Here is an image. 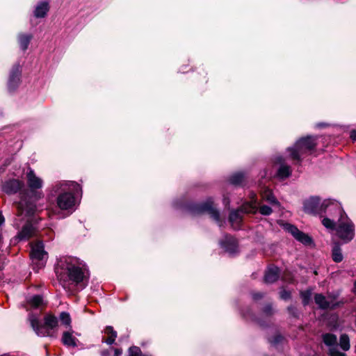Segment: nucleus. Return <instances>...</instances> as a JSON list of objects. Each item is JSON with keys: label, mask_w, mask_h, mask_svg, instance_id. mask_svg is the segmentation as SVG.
<instances>
[{"label": "nucleus", "mask_w": 356, "mask_h": 356, "mask_svg": "<svg viewBox=\"0 0 356 356\" xmlns=\"http://www.w3.org/2000/svg\"><path fill=\"white\" fill-rule=\"evenodd\" d=\"M321 222L330 233H334L345 243L352 241L355 236V225L341 206L340 213L324 218Z\"/></svg>", "instance_id": "f257e3e1"}, {"label": "nucleus", "mask_w": 356, "mask_h": 356, "mask_svg": "<svg viewBox=\"0 0 356 356\" xmlns=\"http://www.w3.org/2000/svg\"><path fill=\"white\" fill-rule=\"evenodd\" d=\"M303 210L305 213L319 216L322 220L332 216L333 213L341 212V204L337 200L326 199L321 201L317 196L310 197L303 202Z\"/></svg>", "instance_id": "f03ea898"}, {"label": "nucleus", "mask_w": 356, "mask_h": 356, "mask_svg": "<svg viewBox=\"0 0 356 356\" xmlns=\"http://www.w3.org/2000/svg\"><path fill=\"white\" fill-rule=\"evenodd\" d=\"M58 278L64 282L72 281L82 282L86 277V272L79 266L78 260L72 257L60 258L55 268Z\"/></svg>", "instance_id": "7ed1b4c3"}, {"label": "nucleus", "mask_w": 356, "mask_h": 356, "mask_svg": "<svg viewBox=\"0 0 356 356\" xmlns=\"http://www.w3.org/2000/svg\"><path fill=\"white\" fill-rule=\"evenodd\" d=\"M29 321L36 334L39 337H55L58 328V321L56 316L52 314H47L44 317V323L40 324L38 318L30 314Z\"/></svg>", "instance_id": "20e7f679"}, {"label": "nucleus", "mask_w": 356, "mask_h": 356, "mask_svg": "<svg viewBox=\"0 0 356 356\" xmlns=\"http://www.w3.org/2000/svg\"><path fill=\"white\" fill-rule=\"evenodd\" d=\"M257 196L253 192L250 194V200L245 201L237 210L231 211L229 217L232 227L238 229L241 227L242 221L241 213H256L257 212Z\"/></svg>", "instance_id": "39448f33"}, {"label": "nucleus", "mask_w": 356, "mask_h": 356, "mask_svg": "<svg viewBox=\"0 0 356 356\" xmlns=\"http://www.w3.org/2000/svg\"><path fill=\"white\" fill-rule=\"evenodd\" d=\"M316 145V138L307 136L299 139L293 147H289L287 151L293 160L300 163L302 158L309 154Z\"/></svg>", "instance_id": "423d86ee"}, {"label": "nucleus", "mask_w": 356, "mask_h": 356, "mask_svg": "<svg viewBox=\"0 0 356 356\" xmlns=\"http://www.w3.org/2000/svg\"><path fill=\"white\" fill-rule=\"evenodd\" d=\"M31 257L33 265L38 269L44 266L47 259V253L44 251L42 242L37 241L31 244Z\"/></svg>", "instance_id": "0eeeda50"}, {"label": "nucleus", "mask_w": 356, "mask_h": 356, "mask_svg": "<svg viewBox=\"0 0 356 356\" xmlns=\"http://www.w3.org/2000/svg\"><path fill=\"white\" fill-rule=\"evenodd\" d=\"M76 200L74 195L70 192L60 193L56 198V204L60 210H71L75 206Z\"/></svg>", "instance_id": "6e6552de"}, {"label": "nucleus", "mask_w": 356, "mask_h": 356, "mask_svg": "<svg viewBox=\"0 0 356 356\" xmlns=\"http://www.w3.org/2000/svg\"><path fill=\"white\" fill-rule=\"evenodd\" d=\"M323 343L329 347V353L330 356H347L345 353H341L338 349V343L337 336L326 333L323 334Z\"/></svg>", "instance_id": "1a4fd4ad"}, {"label": "nucleus", "mask_w": 356, "mask_h": 356, "mask_svg": "<svg viewBox=\"0 0 356 356\" xmlns=\"http://www.w3.org/2000/svg\"><path fill=\"white\" fill-rule=\"evenodd\" d=\"M284 229L287 231L298 241L304 245H311L312 243V238L305 233L299 230L296 226L285 223L283 225Z\"/></svg>", "instance_id": "9d476101"}, {"label": "nucleus", "mask_w": 356, "mask_h": 356, "mask_svg": "<svg viewBox=\"0 0 356 356\" xmlns=\"http://www.w3.org/2000/svg\"><path fill=\"white\" fill-rule=\"evenodd\" d=\"M219 243L221 248L230 255H234L238 251V241L232 236H223Z\"/></svg>", "instance_id": "9b49d317"}, {"label": "nucleus", "mask_w": 356, "mask_h": 356, "mask_svg": "<svg viewBox=\"0 0 356 356\" xmlns=\"http://www.w3.org/2000/svg\"><path fill=\"white\" fill-rule=\"evenodd\" d=\"M315 302L321 309H335L339 307V302L336 300L334 297H325L322 294H316L314 297Z\"/></svg>", "instance_id": "f8f14e48"}, {"label": "nucleus", "mask_w": 356, "mask_h": 356, "mask_svg": "<svg viewBox=\"0 0 356 356\" xmlns=\"http://www.w3.org/2000/svg\"><path fill=\"white\" fill-rule=\"evenodd\" d=\"M202 214L207 213L211 218H213L216 222L220 220V215L213 204L211 198L202 202Z\"/></svg>", "instance_id": "ddd939ff"}, {"label": "nucleus", "mask_w": 356, "mask_h": 356, "mask_svg": "<svg viewBox=\"0 0 356 356\" xmlns=\"http://www.w3.org/2000/svg\"><path fill=\"white\" fill-rule=\"evenodd\" d=\"M26 181L29 187L32 191L40 189L43 185L42 179L38 177L31 168H29L26 173Z\"/></svg>", "instance_id": "4468645a"}, {"label": "nucleus", "mask_w": 356, "mask_h": 356, "mask_svg": "<svg viewBox=\"0 0 356 356\" xmlns=\"http://www.w3.org/2000/svg\"><path fill=\"white\" fill-rule=\"evenodd\" d=\"M37 232V228L29 220L23 226L22 230L18 233L17 237L20 240H28L35 236Z\"/></svg>", "instance_id": "2eb2a0df"}, {"label": "nucleus", "mask_w": 356, "mask_h": 356, "mask_svg": "<svg viewBox=\"0 0 356 356\" xmlns=\"http://www.w3.org/2000/svg\"><path fill=\"white\" fill-rule=\"evenodd\" d=\"M17 216H20L23 214L31 216L35 211V206L32 203H27L26 200L22 198L21 201L17 205Z\"/></svg>", "instance_id": "dca6fc26"}, {"label": "nucleus", "mask_w": 356, "mask_h": 356, "mask_svg": "<svg viewBox=\"0 0 356 356\" xmlns=\"http://www.w3.org/2000/svg\"><path fill=\"white\" fill-rule=\"evenodd\" d=\"M276 163L280 164L277 171V177L280 179H285L291 175V168L289 165L283 163V159L281 156L276 158Z\"/></svg>", "instance_id": "f3484780"}, {"label": "nucleus", "mask_w": 356, "mask_h": 356, "mask_svg": "<svg viewBox=\"0 0 356 356\" xmlns=\"http://www.w3.org/2000/svg\"><path fill=\"white\" fill-rule=\"evenodd\" d=\"M24 184L17 180L13 179L8 181H6L3 186V190L4 192L8 194L15 193H17L22 186Z\"/></svg>", "instance_id": "a211bd4d"}, {"label": "nucleus", "mask_w": 356, "mask_h": 356, "mask_svg": "<svg viewBox=\"0 0 356 356\" xmlns=\"http://www.w3.org/2000/svg\"><path fill=\"white\" fill-rule=\"evenodd\" d=\"M280 277V270L277 266H271L268 267L264 275L266 283L271 284L277 280Z\"/></svg>", "instance_id": "6ab92c4d"}, {"label": "nucleus", "mask_w": 356, "mask_h": 356, "mask_svg": "<svg viewBox=\"0 0 356 356\" xmlns=\"http://www.w3.org/2000/svg\"><path fill=\"white\" fill-rule=\"evenodd\" d=\"M104 336L102 338V341L106 343L107 344L111 345L113 344L117 337V332L113 330V327L111 326H107L104 329Z\"/></svg>", "instance_id": "aec40b11"}, {"label": "nucleus", "mask_w": 356, "mask_h": 356, "mask_svg": "<svg viewBox=\"0 0 356 356\" xmlns=\"http://www.w3.org/2000/svg\"><path fill=\"white\" fill-rule=\"evenodd\" d=\"M332 259L336 263L343 261V255L339 243H334L332 248Z\"/></svg>", "instance_id": "412c9836"}, {"label": "nucleus", "mask_w": 356, "mask_h": 356, "mask_svg": "<svg viewBox=\"0 0 356 356\" xmlns=\"http://www.w3.org/2000/svg\"><path fill=\"white\" fill-rule=\"evenodd\" d=\"M245 180V175L242 172L232 174L228 179L230 185L238 186H241Z\"/></svg>", "instance_id": "4be33fe9"}, {"label": "nucleus", "mask_w": 356, "mask_h": 356, "mask_svg": "<svg viewBox=\"0 0 356 356\" xmlns=\"http://www.w3.org/2000/svg\"><path fill=\"white\" fill-rule=\"evenodd\" d=\"M63 343L67 346H76V339L72 336L70 332H64L62 337Z\"/></svg>", "instance_id": "5701e85b"}, {"label": "nucleus", "mask_w": 356, "mask_h": 356, "mask_svg": "<svg viewBox=\"0 0 356 356\" xmlns=\"http://www.w3.org/2000/svg\"><path fill=\"white\" fill-rule=\"evenodd\" d=\"M49 9L48 3L42 2L37 6L34 12L35 16L36 17H44L49 11Z\"/></svg>", "instance_id": "b1692460"}, {"label": "nucleus", "mask_w": 356, "mask_h": 356, "mask_svg": "<svg viewBox=\"0 0 356 356\" xmlns=\"http://www.w3.org/2000/svg\"><path fill=\"white\" fill-rule=\"evenodd\" d=\"M32 38L31 35L19 34L18 36V41L21 49L24 51L26 50Z\"/></svg>", "instance_id": "393cba45"}, {"label": "nucleus", "mask_w": 356, "mask_h": 356, "mask_svg": "<svg viewBox=\"0 0 356 356\" xmlns=\"http://www.w3.org/2000/svg\"><path fill=\"white\" fill-rule=\"evenodd\" d=\"M262 199L271 205H279V202L270 190H266L262 194Z\"/></svg>", "instance_id": "a878e982"}, {"label": "nucleus", "mask_w": 356, "mask_h": 356, "mask_svg": "<svg viewBox=\"0 0 356 356\" xmlns=\"http://www.w3.org/2000/svg\"><path fill=\"white\" fill-rule=\"evenodd\" d=\"M59 319L60 321V324L65 326L66 328L71 327V317L67 312H61L59 315Z\"/></svg>", "instance_id": "bb28decb"}, {"label": "nucleus", "mask_w": 356, "mask_h": 356, "mask_svg": "<svg viewBox=\"0 0 356 356\" xmlns=\"http://www.w3.org/2000/svg\"><path fill=\"white\" fill-rule=\"evenodd\" d=\"M339 345L341 348L344 350H348L350 348V339L347 334H343L340 337Z\"/></svg>", "instance_id": "cd10ccee"}, {"label": "nucleus", "mask_w": 356, "mask_h": 356, "mask_svg": "<svg viewBox=\"0 0 356 356\" xmlns=\"http://www.w3.org/2000/svg\"><path fill=\"white\" fill-rule=\"evenodd\" d=\"M42 303V297L40 296H35L32 297L29 301L28 304L32 308H37Z\"/></svg>", "instance_id": "c85d7f7f"}, {"label": "nucleus", "mask_w": 356, "mask_h": 356, "mask_svg": "<svg viewBox=\"0 0 356 356\" xmlns=\"http://www.w3.org/2000/svg\"><path fill=\"white\" fill-rule=\"evenodd\" d=\"M312 293L311 290H306L300 293V296L302 299V303L304 305H307L309 303L312 298Z\"/></svg>", "instance_id": "c756f323"}, {"label": "nucleus", "mask_w": 356, "mask_h": 356, "mask_svg": "<svg viewBox=\"0 0 356 356\" xmlns=\"http://www.w3.org/2000/svg\"><path fill=\"white\" fill-rule=\"evenodd\" d=\"M257 210L259 209V213L263 216H269L272 213L273 209L267 205H261L259 207V204L257 202Z\"/></svg>", "instance_id": "7c9ffc66"}, {"label": "nucleus", "mask_w": 356, "mask_h": 356, "mask_svg": "<svg viewBox=\"0 0 356 356\" xmlns=\"http://www.w3.org/2000/svg\"><path fill=\"white\" fill-rule=\"evenodd\" d=\"M129 356H152L148 354H143L138 347L133 346L129 348Z\"/></svg>", "instance_id": "2f4dec72"}, {"label": "nucleus", "mask_w": 356, "mask_h": 356, "mask_svg": "<svg viewBox=\"0 0 356 356\" xmlns=\"http://www.w3.org/2000/svg\"><path fill=\"white\" fill-rule=\"evenodd\" d=\"M282 337L280 334L274 336L273 338L269 339V342L273 345H277L282 340Z\"/></svg>", "instance_id": "473e14b6"}, {"label": "nucleus", "mask_w": 356, "mask_h": 356, "mask_svg": "<svg viewBox=\"0 0 356 356\" xmlns=\"http://www.w3.org/2000/svg\"><path fill=\"white\" fill-rule=\"evenodd\" d=\"M280 296L282 300H286L291 298V293L289 291H288L285 289H282L280 292Z\"/></svg>", "instance_id": "72a5a7b5"}, {"label": "nucleus", "mask_w": 356, "mask_h": 356, "mask_svg": "<svg viewBox=\"0 0 356 356\" xmlns=\"http://www.w3.org/2000/svg\"><path fill=\"white\" fill-rule=\"evenodd\" d=\"M288 311L289 314L293 316V317H298V312L297 309L293 306H290L288 307Z\"/></svg>", "instance_id": "f704fd0d"}, {"label": "nucleus", "mask_w": 356, "mask_h": 356, "mask_svg": "<svg viewBox=\"0 0 356 356\" xmlns=\"http://www.w3.org/2000/svg\"><path fill=\"white\" fill-rule=\"evenodd\" d=\"M272 305L268 304L267 305H266L264 308V312L266 314V315H270L272 314Z\"/></svg>", "instance_id": "c9c22d12"}, {"label": "nucleus", "mask_w": 356, "mask_h": 356, "mask_svg": "<svg viewBox=\"0 0 356 356\" xmlns=\"http://www.w3.org/2000/svg\"><path fill=\"white\" fill-rule=\"evenodd\" d=\"M18 81H19V76H18V74H13L10 76V81H9V84L11 85L13 83H17Z\"/></svg>", "instance_id": "e433bc0d"}, {"label": "nucleus", "mask_w": 356, "mask_h": 356, "mask_svg": "<svg viewBox=\"0 0 356 356\" xmlns=\"http://www.w3.org/2000/svg\"><path fill=\"white\" fill-rule=\"evenodd\" d=\"M263 297V293L260 292L257 293H252V298L254 300H259Z\"/></svg>", "instance_id": "4c0bfd02"}, {"label": "nucleus", "mask_w": 356, "mask_h": 356, "mask_svg": "<svg viewBox=\"0 0 356 356\" xmlns=\"http://www.w3.org/2000/svg\"><path fill=\"white\" fill-rule=\"evenodd\" d=\"M230 200L227 195H223V203L225 206H228L229 204Z\"/></svg>", "instance_id": "58836bf2"}, {"label": "nucleus", "mask_w": 356, "mask_h": 356, "mask_svg": "<svg viewBox=\"0 0 356 356\" xmlns=\"http://www.w3.org/2000/svg\"><path fill=\"white\" fill-rule=\"evenodd\" d=\"M350 136L353 140H356V129L351 131Z\"/></svg>", "instance_id": "ea45409f"}, {"label": "nucleus", "mask_w": 356, "mask_h": 356, "mask_svg": "<svg viewBox=\"0 0 356 356\" xmlns=\"http://www.w3.org/2000/svg\"><path fill=\"white\" fill-rule=\"evenodd\" d=\"M122 354V350L120 349H115L114 356H120Z\"/></svg>", "instance_id": "a19ab883"}, {"label": "nucleus", "mask_w": 356, "mask_h": 356, "mask_svg": "<svg viewBox=\"0 0 356 356\" xmlns=\"http://www.w3.org/2000/svg\"><path fill=\"white\" fill-rule=\"evenodd\" d=\"M3 221H4L3 216L0 213V225H2Z\"/></svg>", "instance_id": "79ce46f5"}, {"label": "nucleus", "mask_w": 356, "mask_h": 356, "mask_svg": "<svg viewBox=\"0 0 356 356\" xmlns=\"http://www.w3.org/2000/svg\"><path fill=\"white\" fill-rule=\"evenodd\" d=\"M102 355L103 356H108V351H103L102 352Z\"/></svg>", "instance_id": "37998d69"}, {"label": "nucleus", "mask_w": 356, "mask_h": 356, "mask_svg": "<svg viewBox=\"0 0 356 356\" xmlns=\"http://www.w3.org/2000/svg\"><path fill=\"white\" fill-rule=\"evenodd\" d=\"M354 291H355V293H356V281H355V285H354Z\"/></svg>", "instance_id": "c03bdc74"}, {"label": "nucleus", "mask_w": 356, "mask_h": 356, "mask_svg": "<svg viewBox=\"0 0 356 356\" xmlns=\"http://www.w3.org/2000/svg\"><path fill=\"white\" fill-rule=\"evenodd\" d=\"M70 184H71L72 186H77V184H75V183H74V182L70 183Z\"/></svg>", "instance_id": "a18cd8bd"}, {"label": "nucleus", "mask_w": 356, "mask_h": 356, "mask_svg": "<svg viewBox=\"0 0 356 356\" xmlns=\"http://www.w3.org/2000/svg\"><path fill=\"white\" fill-rule=\"evenodd\" d=\"M53 214H54V212H53L52 213H49V216L51 217Z\"/></svg>", "instance_id": "49530a36"}, {"label": "nucleus", "mask_w": 356, "mask_h": 356, "mask_svg": "<svg viewBox=\"0 0 356 356\" xmlns=\"http://www.w3.org/2000/svg\"><path fill=\"white\" fill-rule=\"evenodd\" d=\"M1 356H7V355H1Z\"/></svg>", "instance_id": "de8ad7c7"}]
</instances>
